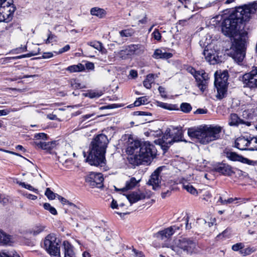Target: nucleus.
Returning a JSON list of instances; mask_svg holds the SVG:
<instances>
[{"label": "nucleus", "instance_id": "nucleus-1", "mask_svg": "<svg viewBox=\"0 0 257 257\" xmlns=\"http://www.w3.org/2000/svg\"><path fill=\"white\" fill-rule=\"evenodd\" d=\"M255 2L236 8L221 23L222 33L226 36L233 37L241 28L244 23L248 21L251 15L256 13Z\"/></svg>", "mask_w": 257, "mask_h": 257}, {"label": "nucleus", "instance_id": "nucleus-2", "mask_svg": "<svg viewBox=\"0 0 257 257\" xmlns=\"http://www.w3.org/2000/svg\"><path fill=\"white\" fill-rule=\"evenodd\" d=\"M126 151L130 155H134L131 160L132 163L136 165L150 164L157 154L155 147L150 142L141 143L131 138L127 141Z\"/></svg>", "mask_w": 257, "mask_h": 257}, {"label": "nucleus", "instance_id": "nucleus-3", "mask_svg": "<svg viewBox=\"0 0 257 257\" xmlns=\"http://www.w3.org/2000/svg\"><path fill=\"white\" fill-rule=\"evenodd\" d=\"M221 132V127L217 126L192 127L188 128V135L190 138L196 139L199 143L205 145L218 139Z\"/></svg>", "mask_w": 257, "mask_h": 257}, {"label": "nucleus", "instance_id": "nucleus-4", "mask_svg": "<svg viewBox=\"0 0 257 257\" xmlns=\"http://www.w3.org/2000/svg\"><path fill=\"white\" fill-rule=\"evenodd\" d=\"M245 42L239 37L234 39L229 52V56L238 64L241 63L245 56Z\"/></svg>", "mask_w": 257, "mask_h": 257}, {"label": "nucleus", "instance_id": "nucleus-5", "mask_svg": "<svg viewBox=\"0 0 257 257\" xmlns=\"http://www.w3.org/2000/svg\"><path fill=\"white\" fill-rule=\"evenodd\" d=\"M228 78V74L226 71L219 74L217 72L215 73L214 85L217 91L216 97L219 99H222L226 95Z\"/></svg>", "mask_w": 257, "mask_h": 257}, {"label": "nucleus", "instance_id": "nucleus-6", "mask_svg": "<svg viewBox=\"0 0 257 257\" xmlns=\"http://www.w3.org/2000/svg\"><path fill=\"white\" fill-rule=\"evenodd\" d=\"M170 132V130L162 139L158 140V144L164 151H167L174 142L182 141L183 133L181 130L176 129L172 134Z\"/></svg>", "mask_w": 257, "mask_h": 257}, {"label": "nucleus", "instance_id": "nucleus-7", "mask_svg": "<svg viewBox=\"0 0 257 257\" xmlns=\"http://www.w3.org/2000/svg\"><path fill=\"white\" fill-rule=\"evenodd\" d=\"M16 10L13 0H0V22L10 21Z\"/></svg>", "mask_w": 257, "mask_h": 257}, {"label": "nucleus", "instance_id": "nucleus-8", "mask_svg": "<svg viewBox=\"0 0 257 257\" xmlns=\"http://www.w3.org/2000/svg\"><path fill=\"white\" fill-rule=\"evenodd\" d=\"M105 154V153L89 148L86 161L91 166L100 167H104L106 164Z\"/></svg>", "mask_w": 257, "mask_h": 257}, {"label": "nucleus", "instance_id": "nucleus-9", "mask_svg": "<svg viewBox=\"0 0 257 257\" xmlns=\"http://www.w3.org/2000/svg\"><path fill=\"white\" fill-rule=\"evenodd\" d=\"M43 247L51 255H60V241L54 234L48 235L44 240Z\"/></svg>", "mask_w": 257, "mask_h": 257}, {"label": "nucleus", "instance_id": "nucleus-10", "mask_svg": "<svg viewBox=\"0 0 257 257\" xmlns=\"http://www.w3.org/2000/svg\"><path fill=\"white\" fill-rule=\"evenodd\" d=\"M187 71L191 73L197 82V86L202 92H204L208 85L209 77L204 70L196 71L194 68L189 67Z\"/></svg>", "mask_w": 257, "mask_h": 257}, {"label": "nucleus", "instance_id": "nucleus-11", "mask_svg": "<svg viewBox=\"0 0 257 257\" xmlns=\"http://www.w3.org/2000/svg\"><path fill=\"white\" fill-rule=\"evenodd\" d=\"M108 143V140L107 136L104 134H99L92 140L89 148L106 153Z\"/></svg>", "mask_w": 257, "mask_h": 257}, {"label": "nucleus", "instance_id": "nucleus-12", "mask_svg": "<svg viewBox=\"0 0 257 257\" xmlns=\"http://www.w3.org/2000/svg\"><path fill=\"white\" fill-rule=\"evenodd\" d=\"M104 178L101 173L90 172L85 176V182L92 188L103 187Z\"/></svg>", "mask_w": 257, "mask_h": 257}, {"label": "nucleus", "instance_id": "nucleus-13", "mask_svg": "<svg viewBox=\"0 0 257 257\" xmlns=\"http://www.w3.org/2000/svg\"><path fill=\"white\" fill-rule=\"evenodd\" d=\"M175 244L177 247L187 253L192 252L195 247L194 240L191 238H182L176 240Z\"/></svg>", "mask_w": 257, "mask_h": 257}, {"label": "nucleus", "instance_id": "nucleus-14", "mask_svg": "<svg viewBox=\"0 0 257 257\" xmlns=\"http://www.w3.org/2000/svg\"><path fill=\"white\" fill-rule=\"evenodd\" d=\"M224 153L226 158L232 161H238L251 166H254L256 164L255 162L244 158L242 156L239 155L230 150H225L224 151Z\"/></svg>", "mask_w": 257, "mask_h": 257}, {"label": "nucleus", "instance_id": "nucleus-15", "mask_svg": "<svg viewBox=\"0 0 257 257\" xmlns=\"http://www.w3.org/2000/svg\"><path fill=\"white\" fill-rule=\"evenodd\" d=\"M163 167H159L156 169L150 176L147 184L151 185L155 190L160 188V184L161 182L162 178L160 174L163 170Z\"/></svg>", "mask_w": 257, "mask_h": 257}, {"label": "nucleus", "instance_id": "nucleus-16", "mask_svg": "<svg viewBox=\"0 0 257 257\" xmlns=\"http://www.w3.org/2000/svg\"><path fill=\"white\" fill-rule=\"evenodd\" d=\"M182 226V224L171 226L158 232L156 233V237L162 240L167 239L170 237L177 230H179Z\"/></svg>", "mask_w": 257, "mask_h": 257}, {"label": "nucleus", "instance_id": "nucleus-17", "mask_svg": "<svg viewBox=\"0 0 257 257\" xmlns=\"http://www.w3.org/2000/svg\"><path fill=\"white\" fill-rule=\"evenodd\" d=\"M239 80L242 82L244 87L250 89L257 88V79L251 76L250 72L239 77Z\"/></svg>", "mask_w": 257, "mask_h": 257}, {"label": "nucleus", "instance_id": "nucleus-18", "mask_svg": "<svg viewBox=\"0 0 257 257\" xmlns=\"http://www.w3.org/2000/svg\"><path fill=\"white\" fill-rule=\"evenodd\" d=\"M214 170L215 172L225 176H231L234 173L230 166L223 163L214 165Z\"/></svg>", "mask_w": 257, "mask_h": 257}, {"label": "nucleus", "instance_id": "nucleus-19", "mask_svg": "<svg viewBox=\"0 0 257 257\" xmlns=\"http://www.w3.org/2000/svg\"><path fill=\"white\" fill-rule=\"evenodd\" d=\"M249 137H240L235 141L234 147L240 150H248L249 148Z\"/></svg>", "mask_w": 257, "mask_h": 257}, {"label": "nucleus", "instance_id": "nucleus-20", "mask_svg": "<svg viewBox=\"0 0 257 257\" xmlns=\"http://www.w3.org/2000/svg\"><path fill=\"white\" fill-rule=\"evenodd\" d=\"M228 124L230 126H237L240 124H245L247 126H250L251 122L248 121L244 120L238 117L235 113H231L230 115Z\"/></svg>", "mask_w": 257, "mask_h": 257}, {"label": "nucleus", "instance_id": "nucleus-21", "mask_svg": "<svg viewBox=\"0 0 257 257\" xmlns=\"http://www.w3.org/2000/svg\"><path fill=\"white\" fill-rule=\"evenodd\" d=\"M203 54L205 57V60L210 64H215L217 63V55L213 50H209L205 48L203 51Z\"/></svg>", "mask_w": 257, "mask_h": 257}, {"label": "nucleus", "instance_id": "nucleus-22", "mask_svg": "<svg viewBox=\"0 0 257 257\" xmlns=\"http://www.w3.org/2000/svg\"><path fill=\"white\" fill-rule=\"evenodd\" d=\"M126 197L131 204L136 203L139 200L145 198V195L140 191L133 192L132 193L126 195Z\"/></svg>", "mask_w": 257, "mask_h": 257}, {"label": "nucleus", "instance_id": "nucleus-23", "mask_svg": "<svg viewBox=\"0 0 257 257\" xmlns=\"http://www.w3.org/2000/svg\"><path fill=\"white\" fill-rule=\"evenodd\" d=\"M64 249V257H76L73 251V247L67 241H64L63 243Z\"/></svg>", "mask_w": 257, "mask_h": 257}, {"label": "nucleus", "instance_id": "nucleus-24", "mask_svg": "<svg viewBox=\"0 0 257 257\" xmlns=\"http://www.w3.org/2000/svg\"><path fill=\"white\" fill-rule=\"evenodd\" d=\"M34 144L38 148L47 151L51 150L54 145V143L52 142H45L40 141L34 142Z\"/></svg>", "mask_w": 257, "mask_h": 257}, {"label": "nucleus", "instance_id": "nucleus-25", "mask_svg": "<svg viewBox=\"0 0 257 257\" xmlns=\"http://www.w3.org/2000/svg\"><path fill=\"white\" fill-rule=\"evenodd\" d=\"M153 57L155 59H169L173 56V55L171 53L163 52L160 49H156L153 55Z\"/></svg>", "mask_w": 257, "mask_h": 257}, {"label": "nucleus", "instance_id": "nucleus-26", "mask_svg": "<svg viewBox=\"0 0 257 257\" xmlns=\"http://www.w3.org/2000/svg\"><path fill=\"white\" fill-rule=\"evenodd\" d=\"M138 182L139 181H137L135 177H132L130 180L126 182L125 186L124 187L120 189H117L116 188H115V190H121V191L124 192L128 190L132 189L137 185Z\"/></svg>", "mask_w": 257, "mask_h": 257}, {"label": "nucleus", "instance_id": "nucleus-27", "mask_svg": "<svg viewBox=\"0 0 257 257\" xmlns=\"http://www.w3.org/2000/svg\"><path fill=\"white\" fill-rule=\"evenodd\" d=\"M87 45L97 49L102 54H106L107 51L106 49L103 46L102 44L97 41L88 42Z\"/></svg>", "mask_w": 257, "mask_h": 257}, {"label": "nucleus", "instance_id": "nucleus-28", "mask_svg": "<svg viewBox=\"0 0 257 257\" xmlns=\"http://www.w3.org/2000/svg\"><path fill=\"white\" fill-rule=\"evenodd\" d=\"M65 70L70 73L82 72L85 70V67L81 63L77 65H72L67 67Z\"/></svg>", "mask_w": 257, "mask_h": 257}, {"label": "nucleus", "instance_id": "nucleus-29", "mask_svg": "<svg viewBox=\"0 0 257 257\" xmlns=\"http://www.w3.org/2000/svg\"><path fill=\"white\" fill-rule=\"evenodd\" d=\"M90 14L93 16H97L100 18H102L105 17L106 12L104 9L94 7L91 9Z\"/></svg>", "mask_w": 257, "mask_h": 257}, {"label": "nucleus", "instance_id": "nucleus-30", "mask_svg": "<svg viewBox=\"0 0 257 257\" xmlns=\"http://www.w3.org/2000/svg\"><path fill=\"white\" fill-rule=\"evenodd\" d=\"M154 81V75L153 74H148L143 81L144 86L147 89H150L152 84Z\"/></svg>", "mask_w": 257, "mask_h": 257}, {"label": "nucleus", "instance_id": "nucleus-31", "mask_svg": "<svg viewBox=\"0 0 257 257\" xmlns=\"http://www.w3.org/2000/svg\"><path fill=\"white\" fill-rule=\"evenodd\" d=\"M140 47L139 45H131L128 46L124 50H121V52H124L127 55H133Z\"/></svg>", "mask_w": 257, "mask_h": 257}, {"label": "nucleus", "instance_id": "nucleus-32", "mask_svg": "<svg viewBox=\"0 0 257 257\" xmlns=\"http://www.w3.org/2000/svg\"><path fill=\"white\" fill-rule=\"evenodd\" d=\"M11 237L10 235L3 232H0V243L3 244H8L11 242Z\"/></svg>", "mask_w": 257, "mask_h": 257}, {"label": "nucleus", "instance_id": "nucleus-33", "mask_svg": "<svg viewBox=\"0 0 257 257\" xmlns=\"http://www.w3.org/2000/svg\"><path fill=\"white\" fill-rule=\"evenodd\" d=\"M248 150L257 151V137L250 136L249 148Z\"/></svg>", "mask_w": 257, "mask_h": 257}, {"label": "nucleus", "instance_id": "nucleus-34", "mask_svg": "<svg viewBox=\"0 0 257 257\" xmlns=\"http://www.w3.org/2000/svg\"><path fill=\"white\" fill-rule=\"evenodd\" d=\"M158 106L168 110H174L175 109V105L164 103L163 102H157Z\"/></svg>", "mask_w": 257, "mask_h": 257}, {"label": "nucleus", "instance_id": "nucleus-35", "mask_svg": "<svg viewBox=\"0 0 257 257\" xmlns=\"http://www.w3.org/2000/svg\"><path fill=\"white\" fill-rule=\"evenodd\" d=\"M183 188L187 190V192H189L191 194L196 195H197L198 194L196 189L192 185L189 184H184Z\"/></svg>", "mask_w": 257, "mask_h": 257}, {"label": "nucleus", "instance_id": "nucleus-36", "mask_svg": "<svg viewBox=\"0 0 257 257\" xmlns=\"http://www.w3.org/2000/svg\"><path fill=\"white\" fill-rule=\"evenodd\" d=\"M148 99L146 96H142L139 97L134 102V104L135 106H139L142 104L147 103Z\"/></svg>", "mask_w": 257, "mask_h": 257}, {"label": "nucleus", "instance_id": "nucleus-37", "mask_svg": "<svg viewBox=\"0 0 257 257\" xmlns=\"http://www.w3.org/2000/svg\"><path fill=\"white\" fill-rule=\"evenodd\" d=\"M17 183L21 186L22 187L25 188L27 189H28L30 191H33L36 193H38V190L37 189L34 188L30 184H27L25 182H22L18 181Z\"/></svg>", "mask_w": 257, "mask_h": 257}, {"label": "nucleus", "instance_id": "nucleus-38", "mask_svg": "<svg viewBox=\"0 0 257 257\" xmlns=\"http://www.w3.org/2000/svg\"><path fill=\"white\" fill-rule=\"evenodd\" d=\"M43 207L45 210H48L52 214L56 215L57 214L56 209L52 207L50 204L48 203H45L43 205Z\"/></svg>", "mask_w": 257, "mask_h": 257}, {"label": "nucleus", "instance_id": "nucleus-39", "mask_svg": "<svg viewBox=\"0 0 257 257\" xmlns=\"http://www.w3.org/2000/svg\"><path fill=\"white\" fill-rule=\"evenodd\" d=\"M180 108L183 112L189 113L192 109V106L189 103L184 102L181 103Z\"/></svg>", "mask_w": 257, "mask_h": 257}, {"label": "nucleus", "instance_id": "nucleus-40", "mask_svg": "<svg viewBox=\"0 0 257 257\" xmlns=\"http://www.w3.org/2000/svg\"><path fill=\"white\" fill-rule=\"evenodd\" d=\"M69 83L73 89H80L82 88L81 84L78 82V80L76 79H70Z\"/></svg>", "mask_w": 257, "mask_h": 257}, {"label": "nucleus", "instance_id": "nucleus-41", "mask_svg": "<svg viewBox=\"0 0 257 257\" xmlns=\"http://www.w3.org/2000/svg\"><path fill=\"white\" fill-rule=\"evenodd\" d=\"M255 251V249L254 247H248L244 249L240 250V253L243 256H246L251 254Z\"/></svg>", "mask_w": 257, "mask_h": 257}, {"label": "nucleus", "instance_id": "nucleus-42", "mask_svg": "<svg viewBox=\"0 0 257 257\" xmlns=\"http://www.w3.org/2000/svg\"><path fill=\"white\" fill-rule=\"evenodd\" d=\"M45 194L50 200L54 199L56 197H57V195H58L52 191L49 188L46 189Z\"/></svg>", "mask_w": 257, "mask_h": 257}, {"label": "nucleus", "instance_id": "nucleus-43", "mask_svg": "<svg viewBox=\"0 0 257 257\" xmlns=\"http://www.w3.org/2000/svg\"><path fill=\"white\" fill-rule=\"evenodd\" d=\"M134 31L132 29L124 30L119 32V34L120 36L122 37H128L132 36L134 34Z\"/></svg>", "mask_w": 257, "mask_h": 257}, {"label": "nucleus", "instance_id": "nucleus-44", "mask_svg": "<svg viewBox=\"0 0 257 257\" xmlns=\"http://www.w3.org/2000/svg\"><path fill=\"white\" fill-rule=\"evenodd\" d=\"M45 228V226H43V225L37 226L33 229L32 233L34 235H38V234L42 232L44 230Z\"/></svg>", "mask_w": 257, "mask_h": 257}, {"label": "nucleus", "instance_id": "nucleus-45", "mask_svg": "<svg viewBox=\"0 0 257 257\" xmlns=\"http://www.w3.org/2000/svg\"><path fill=\"white\" fill-rule=\"evenodd\" d=\"M244 247V245L243 243L239 242L233 244L232 246V249L235 251H240Z\"/></svg>", "mask_w": 257, "mask_h": 257}, {"label": "nucleus", "instance_id": "nucleus-46", "mask_svg": "<svg viewBox=\"0 0 257 257\" xmlns=\"http://www.w3.org/2000/svg\"><path fill=\"white\" fill-rule=\"evenodd\" d=\"M34 138L36 140L42 139L43 140H47L48 139V136L46 134L41 133L35 134Z\"/></svg>", "mask_w": 257, "mask_h": 257}, {"label": "nucleus", "instance_id": "nucleus-47", "mask_svg": "<svg viewBox=\"0 0 257 257\" xmlns=\"http://www.w3.org/2000/svg\"><path fill=\"white\" fill-rule=\"evenodd\" d=\"M56 36L52 34L51 32L49 31V34L47 40H46V43L49 44L52 42L56 41Z\"/></svg>", "mask_w": 257, "mask_h": 257}, {"label": "nucleus", "instance_id": "nucleus-48", "mask_svg": "<svg viewBox=\"0 0 257 257\" xmlns=\"http://www.w3.org/2000/svg\"><path fill=\"white\" fill-rule=\"evenodd\" d=\"M153 38L158 41H160L161 39V35L158 29H155L152 33Z\"/></svg>", "mask_w": 257, "mask_h": 257}, {"label": "nucleus", "instance_id": "nucleus-49", "mask_svg": "<svg viewBox=\"0 0 257 257\" xmlns=\"http://www.w3.org/2000/svg\"><path fill=\"white\" fill-rule=\"evenodd\" d=\"M241 200V198L235 197L234 198H229L228 199L226 200V201H224V203H226V205L228 204H231V203H234L236 204L238 203L237 200Z\"/></svg>", "mask_w": 257, "mask_h": 257}, {"label": "nucleus", "instance_id": "nucleus-50", "mask_svg": "<svg viewBox=\"0 0 257 257\" xmlns=\"http://www.w3.org/2000/svg\"><path fill=\"white\" fill-rule=\"evenodd\" d=\"M4 257H20L15 251H11L7 252L6 254H3Z\"/></svg>", "mask_w": 257, "mask_h": 257}, {"label": "nucleus", "instance_id": "nucleus-51", "mask_svg": "<svg viewBox=\"0 0 257 257\" xmlns=\"http://www.w3.org/2000/svg\"><path fill=\"white\" fill-rule=\"evenodd\" d=\"M70 46L69 45H66L64 47H63L62 48L60 49L58 52H54V53L56 54H62V53H63L64 52L68 51L70 49Z\"/></svg>", "mask_w": 257, "mask_h": 257}, {"label": "nucleus", "instance_id": "nucleus-52", "mask_svg": "<svg viewBox=\"0 0 257 257\" xmlns=\"http://www.w3.org/2000/svg\"><path fill=\"white\" fill-rule=\"evenodd\" d=\"M230 230L229 229L227 228L225 230H224L221 233L219 234L217 237H220L221 236L223 237H228L230 234Z\"/></svg>", "mask_w": 257, "mask_h": 257}, {"label": "nucleus", "instance_id": "nucleus-53", "mask_svg": "<svg viewBox=\"0 0 257 257\" xmlns=\"http://www.w3.org/2000/svg\"><path fill=\"white\" fill-rule=\"evenodd\" d=\"M135 115H151V113L142 111H137L134 112Z\"/></svg>", "mask_w": 257, "mask_h": 257}, {"label": "nucleus", "instance_id": "nucleus-54", "mask_svg": "<svg viewBox=\"0 0 257 257\" xmlns=\"http://www.w3.org/2000/svg\"><path fill=\"white\" fill-rule=\"evenodd\" d=\"M36 54H37V53L31 52L27 54H24V55H22L21 56H19L17 57V58L18 59H20V58H26V57H30L33 56H35Z\"/></svg>", "mask_w": 257, "mask_h": 257}, {"label": "nucleus", "instance_id": "nucleus-55", "mask_svg": "<svg viewBox=\"0 0 257 257\" xmlns=\"http://www.w3.org/2000/svg\"><path fill=\"white\" fill-rule=\"evenodd\" d=\"M133 251L134 252L136 257H145L144 254L142 251H138L136 249H133Z\"/></svg>", "mask_w": 257, "mask_h": 257}, {"label": "nucleus", "instance_id": "nucleus-56", "mask_svg": "<svg viewBox=\"0 0 257 257\" xmlns=\"http://www.w3.org/2000/svg\"><path fill=\"white\" fill-rule=\"evenodd\" d=\"M53 56V54L52 52H46L44 53L42 58L43 59H48L52 57Z\"/></svg>", "mask_w": 257, "mask_h": 257}, {"label": "nucleus", "instance_id": "nucleus-57", "mask_svg": "<svg viewBox=\"0 0 257 257\" xmlns=\"http://www.w3.org/2000/svg\"><path fill=\"white\" fill-rule=\"evenodd\" d=\"M207 112L206 109L198 108L195 112V114H205Z\"/></svg>", "mask_w": 257, "mask_h": 257}, {"label": "nucleus", "instance_id": "nucleus-58", "mask_svg": "<svg viewBox=\"0 0 257 257\" xmlns=\"http://www.w3.org/2000/svg\"><path fill=\"white\" fill-rule=\"evenodd\" d=\"M171 194V190L170 189L167 190L166 191L163 192L161 194L162 197L165 198L166 197L170 196Z\"/></svg>", "mask_w": 257, "mask_h": 257}, {"label": "nucleus", "instance_id": "nucleus-59", "mask_svg": "<svg viewBox=\"0 0 257 257\" xmlns=\"http://www.w3.org/2000/svg\"><path fill=\"white\" fill-rule=\"evenodd\" d=\"M57 198L60 201V202L62 204H67V203L68 202V200H67L65 198L60 196L59 195H57Z\"/></svg>", "mask_w": 257, "mask_h": 257}, {"label": "nucleus", "instance_id": "nucleus-60", "mask_svg": "<svg viewBox=\"0 0 257 257\" xmlns=\"http://www.w3.org/2000/svg\"><path fill=\"white\" fill-rule=\"evenodd\" d=\"M188 222H189V217L187 216L185 220V222L186 224L185 228H186V230H190L192 228L191 223L189 224Z\"/></svg>", "mask_w": 257, "mask_h": 257}, {"label": "nucleus", "instance_id": "nucleus-61", "mask_svg": "<svg viewBox=\"0 0 257 257\" xmlns=\"http://www.w3.org/2000/svg\"><path fill=\"white\" fill-rule=\"evenodd\" d=\"M250 75L252 76L253 77L257 79V67H254L252 70L250 72Z\"/></svg>", "mask_w": 257, "mask_h": 257}, {"label": "nucleus", "instance_id": "nucleus-62", "mask_svg": "<svg viewBox=\"0 0 257 257\" xmlns=\"http://www.w3.org/2000/svg\"><path fill=\"white\" fill-rule=\"evenodd\" d=\"M130 75L131 76L132 78H135L138 76V72L136 70H131L130 71Z\"/></svg>", "mask_w": 257, "mask_h": 257}, {"label": "nucleus", "instance_id": "nucleus-63", "mask_svg": "<svg viewBox=\"0 0 257 257\" xmlns=\"http://www.w3.org/2000/svg\"><path fill=\"white\" fill-rule=\"evenodd\" d=\"M86 67L87 69L92 70L94 68V64L92 62H88L86 64Z\"/></svg>", "mask_w": 257, "mask_h": 257}, {"label": "nucleus", "instance_id": "nucleus-64", "mask_svg": "<svg viewBox=\"0 0 257 257\" xmlns=\"http://www.w3.org/2000/svg\"><path fill=\"white\" fill-rule=\"evenodd\" d=\"M93 115H94V114H87L86 115H84L82 117V121H84L86 120V119L90 118L91 116H92Z\"/></svg>", "mask_w": 257, "mask_h": 257}]
</instances>
